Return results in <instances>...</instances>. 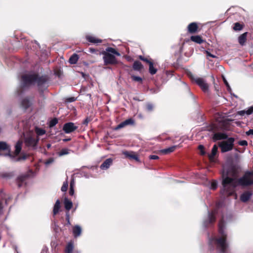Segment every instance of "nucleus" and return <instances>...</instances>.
<instances>
[{
  "label": "nucleus",
  "mask_w": 253,
  "mask_h": 253,
  "mask_svg": "<svg viewBox=\"0 0 253 253\" xmlns=\"http://www.w3.org/2000/svg\"><path fill=\"white\" fill-rule=\"evenodd\" d=\"M240 169L238 165L232 164L225 171H223L222 174L223 189L221 190V194L230 196L235 194V189L237 186H248L253 184V171H247L242 177L236 179Z\"/></svg>",
  "instance_id": "1"
},
{
  "label": "nucleus",
  "mask_w": 253,
  "mask_h": 253,
  "mask_svg": "<svg viewBox=\"0 0 253 253\" xmlns=\"http://www.w3.org/2000/svg\"><path fill=\"white\" fill-rule=\"evenodd\" d=\"M218 227L220 237L212 236L209 238V250L211 252L215 251L216 253H229L227 234L225 231V222L223 218L219 220Z\"/></svg>",
  "instance_id": "2"
},
{
  "label": "nucleus",
  "mask_w": 253,
  "mask_h": 253,
  "mask_svg": "<svg viewBox=\"0 0 253 253\" xmlns=\"http://www.w3.org/2000/svg\"><path fill=\"white\" fill-rule=\"evenodd\" d=\"M48 77L45 75L40 76L38 73L24 75L21 77V88L24 89L32 84H36L40 94L42 95L48 87Z\"/></svg>",
  "instance_id": "3"
},
{
  "label": "nucleus",
  "mask_w": 253,
  "mask_h": 253,
  "mask_svg": "<svg viewBox=\"0 0 253 253\" xmlns=\"http://www.w3.org/2000/svg\"><path fill=\"white\" fill-rule=\"evenodd\" d=\"M103 55V59L105 65H115L118 64V61L115 55L120 56L121 54L114 48L108 47L105 51L101 52Z\"/></svg>",
  "instance_id": "4"
},
{
  "label": "nucleus",
  "mask_w": 253,
  "mask_h": 253,
  "mask_svg": "<svg viewBox=\"0 0 253 253\" xmlns=\"http://www.w3.org/2000/svg\"><path fill=\"white\" fill-rule=\"evenodd\" d=\"M207 130L213 132L212 139L214 142L226 139L228 138V135L226 133L219 132L227 130L226 126L224 124H212L208 126Z\"/></svg>",
  "instance_id": "5"
},
{
  "label": "nucleus",
  "mask_w": 253,
  "mask_h": 253,
  "mask_svg": "<svg viewBox=\"0 0 253 253\" xmlns=\"http://www.w3.org/2000/svg\"><path fill=\"white\" fill-rule=\"evenodd\" d=\"M226 139V140L222 141L218 143V146L222 153L228 152L233 148L235 138L233 137H229L227 138Z\"/></svg>",
  "instance_id": "6"
},
{
  "label": "nucleus",
  "mask_w": 253,
  "mask_h": 253,
  "mask_svg": "<svg viewBox=\"0 0 253 253\" xmlns=\"http://www.w3.org/2000/svg\"><path fill=\"white\" fill-rule=\"evenodd\" d=\"M189 77H190L192 82L196 83L197 85H198L204 92H206L208 90L209 85L208 84L206 83L204 79L195 77L192 74H189Z\"/></svg>",
  "instance_id": "7"
},
{
  "label": "nucleus",
  "mask_w": 253,
  "mask_h": 253,
  "mask_svg": "<svg viewBox=\"0 0 253 253\" xmlns=\"http://www.w3.org/2000/svg\"><path fill=\"white\" fill-rule=\"evenodd\" d=\"M217 213V209H214L211 212H208V218L204 222V224L206 227H209L214 224L216 221V215Z\"/></svg>",
  "instance_id": "8"
},
{
  "label": "nucleus",
  "mask_w": 253,
  "mask_h": 253,
  "mask_svg": "<svg viewBox=\"0 0 253 253\" xmlns=\"http://www.w3.org/2000/svg\"><path fill=\"white\" fill-rule=\"evenodd\" d=\"M78 128V126L75 125L72 122L65 123L63 126V130L65 133H70L74 132Z\"/></svg>",
  "instance_id": "9"
},
{
  "label": "nucleus",
  "mask_w": 253,
  "mask_h": 253,
  "mask_svg": "<svg viewBox=\"0 0 253 253\" xmlns=\"http://www.w3.org/2000/svg\"><path fill=\"white\" fill-rule=\"evenodd\" d=\"M0 150H7V153L3 154L4 156H8L11 159L14 158V156L10 152L9 146L5 142H0Z\"/></svg>",
  "instance_id": "10"
},
{
  "label": "nucleus",
  "mask_w": 253,
  "mask_h": 253,
  "mask_svg": "<svg viewBox=\"0 0 253 253\" xmlns=\"http://www.w3.org/2000/svg\"><path fill=\"white\" fill-rule=\"evenodd\" d=\"M134 124L135 122L134 120L132 118H129L121 123L116 126L114 129L117 130L128 125H134Z\"/></svg>",
  "instance_id": "11"
},
{
  "label": "nucleus",
  "mask_w": 253,
  "mask_h": 253,
  "mask_svg": "<svg viewBox=\"0 0 253 253\" xmlns=\"http://www.w3.org/2000/svg\"><path fill=\"white\" fill-rule=\"evenodd\" d=\"M123 154L126 158L130 160H134L137 162H139V158L138 155L133 151H125L123 152Z\"/></svg>",
  "instance_id": "12"
},
{
  "label": "nucleus",
  "mask_w": 253,
  "mask_h": 253,
  "mask_svg": "<svg viewBox=\"0 0 253 253\" xmlns=\"http://www.w3.org/2000/svg\"><path fill=\"white\" fill-rule=\"evenodd\" d=\"M188 32L191 34H194L199 32V27L197 23L192 22L187 26Z\"/></svg>",
  "instance_id": "13"
},
{
  "label": "nucleus",
  "mask_w": 253,
  "mask_h": 253,
  "mask_svg": "<svg viewBox=\"0 0 253 253\" xmlns=\"http://www.w3.org/2000/svg\"><path fill=\"white\" fill-rule=\"evenodd\" d=\"M25 143L28 146H35L38 141L32 136H28L25 138Z\"/></svg>",
  "instance_id": "14"
},
{
  "label": "nucleus",
  "mask_w": 253,
  "mask_h": 253,
  "mask_svg": "<svg viewBox=\"0 0 253 253\" xmlns=\"http://www.w3.org/2000/svg\"><path fill=\"white\" fill-rule=\"evenodd\" d=\"M113 164V160L111 158H108L105 160L100 165V168L102 170L107 169Z\"/></svg>",
  "instance_id": "15"
},
{
  "label": "nucleus",
  "mask_w": 253,
  "mask_h": 253,
  "mask_svg": "<svg viewBox=\"0 0 253 253\" xmlns=\"http://www.w3.org/2000/svg\"><path fill=\"white\" fill-rule=\"evenodd\" d=\"M86 40L92 43H101L102 42V40L101 39H99L98 38H96V37L90 36V35H86L85 36Z\"/></svg>",
  "instance_id": "16"
},
{
  "label": "nucleus",
  "mask_w": 253,
  "mask_h": 253,
  "mask_svg": "<svg viewBox=\"0 0 253 253\" xmlns=\"http://www.w3.org/2000/svg\"><path fill=\"white\" fill-rule=\"evenodd\" d=\"M252 193L250 191H246L241 194L240 200L244 203L248 202L251 198Z\"/></svg>",
  "instance_id": "17"
},
{
  "label": "nucleus",
  "mask_w": 253,
  "mask_h": 253,
  "mask_svg": "<svg viewBox=\"0 0 253 253\" xmlns=\"http://www.w3.org/2000/svg\"><path fill=\"white\" fill-rule=\"evenodd\" d=\"M190 40L196 43L201 44L206 42L205 40H203L202 36L200 35L192 36L190 37Z\"/></svg>",
  "instance_id": "18"
},
{
  "label": "nucleus",
  "mask_w": 253,
  "mask_h": 253,
  "mask_svg": "<svg viewBox=\"0 0 253 253\" xmlns=\"http://www.w3.org/2000/svg\"><path fill=\"white\" fill-rule=\"evenodd\" d=\"M28 176L29 175L28 174H24L20 175L17 177V182L18 187H21L23 185V183L28 178Z\"/></svg>",
  "instance_id": "19"
},
{
  "label": "nucleus",
  "mask_w": 253,
  "mask_h": 253,
  "mask_svg": "<svg viewBox=\"0 0 253 253\" xmlns=\"http://www.w3.org/2000/svg\"><path fill=\"white\" fill-rule=\"evenodd\" d=\"M63 203L66 211H69L70 210H71L73 207L72 202L69 200L68 198L65 197L64 199Z\"/></svg>",
  "instance_id": "20"
},
{
  "label": "nucleus",
  "mask_w": 253,
  "mask_h": 253,
  "mask_svg": "<svg viewBox=\"0 0 253 253\" xmlns=\"http://www.w3.org/2000/svg\"><path fill=\"white\" fill-rule=\"evenodd\" d=\"M248 34V32H245L242 35H241L238 38V42L239 44L243 46L244 45L247 41V35Z\"/></svg>",
  "instance_id": "21"
},
{
  "label": "nucleus",
  "mask_w": 253,
  "mask_h": 253,
  "mask_svg": "<svg viewBox=\"0 0 253 253\" xmlns=\"http://www.w3.org/2000/svg\"><path fill=\"white\" fill-rule=\"evenodd\" d=\"M73 233L75 238L80 236L82 233L81 227L78 225L74 226L73 227Z\"/></svg>",
  "instance_id": "22"
},
{
  "label": "nucleus",
  "mask_w": 253,
  "mask_h": 253,
  "mask_svg": "<svg viewBox=\"0 0 253 253\" xmlns=\"http://www.w3.org/2000/svg\"><path fill=\"white\" fill-rule=\"evenodd\" d=\"M22 142L20 140H19L17 141V142L16 143L15 145V150L14 152V154H12L13 156H14V158L19 155L20 153L21 149H22Z\"/></svg>",
  "instance_id": "23"
},
{
  "label": "nucleus",
  "mask_w": 253,
  "mask_h": 253,
  "mask_svg": "<svg viewBox=\"0 0 253 253\" xmlns=\"http://www.w3.org/2000/svg\"><path fill=\"white\" fill-rule=\"evenodd\" d=\"M132 68L135 71H140L143 69V66L140 61H135L133 62Z\"/></svg>",
  "instance_id": "24"
},
{
  "label": "nucleus",
  "mask_w": 253,
  "mask_h": 253,
  "mask_svg": "<svg viewBox=\"0 0 253 253\" xmlns=\"http://www.w3.org/2000/svg\"><path fill=\"white\" fill-rule=\"evenodd\" d=\"M21 105L24 109H27L31 106L32 103L28 98H25L22 100Z\"/></svg>",
  "instance_id": "25"
},
{
  "label": "nucleus",
  "mask_w": 253,
  "mask_h": 253,
  "mask_svg": "<svg viewBox=\"0 0 253 253\" xmlns=\"http://www.w3.org/2000/svg\"><path fill=\"white\" fill-rule=\"evenodd\" d=\"M60 208V202L59 200H57L56 201L55 204L53 207V215H55L59 212Z\"/></svg>",
  "instance_id": "26"
},
{
  "label": "nucleus",
  "mask_w": 253,
  "mask_h": 253,
  "mask_svg": "<svg viewBox=\"0 0 253 253\" xmlns=\"http://www.w3.org/2000/svg\"><path fill=\"white\" fill-rule=\"evenodd\" d=\"M74 249V245L72 241L69 242L65 249V253H72Z\"/></svg>",
  "instance_id": "27"
},
{
  "label": "nucleus",
  "mask_w": 253,
  "mask_h": 253,
  "mask_svg": "<svg viewBox=\"0 0 253 253\" xmlns=\"http://www.w3.org/2000/svg\"><path fill=\"white\" fill-rule=\"evenodd\" d=\"M176 147V146H172L169 148L162 149L161 150V152L164 154H168L173 152L175 150Z\"/></svg>",
  "instance_id": "28"
},
{
  "label": "nucleus",
  "mask_w": 253,
  "mask_h": 253,
  "mask_svg": "<svg viewBox=\"0 0 253 253\" xmlns=\"http://www.w3.org/2000/svg\"><path fill=\"white\" fill-rule=\"evenodd\" d=\"M253 113V106L249 108V109L246 111L242 110V111H240L238 112V114L242 116H243L245 114L250 115Z\"/></svg>",
  "instance_id": "29"
},
{
  "label": "nucleus",
  "mask_w": 253,
  "mask_h": 253,
  "mask_svg": "<svg viewBox=\"0 0 253 253\" xmlns=\"http://www.w3.org/2000/svg\"><path fill=\"white\" fill-rule=\"evenodd\" d=\"M217 152V147L216 145H214L212 148L211 153L209 155V158L210 160L211 161L214 158V157L216 154Z\"/></svg>",
  "instance_id": "30"
},
{
  "label": "nucleus",
  "mask_w": 253,
  "mask_h": 253,
  "mask_svg": "<svg viewBox=\"0 0 253 253\" xmlns=\"http://www.w3.org/2000/svg\"><path fill=\"white\" fill-rule=\"evenodd\" d=\"M79 59V55L76 53L73 54L69 58V62L72 64L77 63Z\"/></svg>",
  "instance_id": "31"
},
{
  "label": "nucleus",
  "mask_w": 253,
  "mask_h": 253,
  "mask_svg": "<svg viewBox=\"0 0 253 253\" xmlns=\"http://www.w3.org/2000/svg\"><path fill=\"white\" fill-rule=\"evenodd\" d=\"M74 186L75 181L74 179H72L70 184V190L69 194L70 196H73L74 194Z\"/></svg>",
  "instance_id": "32"
},
{
  "label": "nucleus",
  "mask_w": 253,
  "mask_h": 253,
  "mask_svg": "<svg viewBox=\"0 0 253 253\" xmlns=\"http://www.w3.org/2000/svg\"><path fill=\"white\" fill-rule=\"evenodd\" d=\"M149 73L152 75L155 74L157 72V69L154 67L153 61L149 64Z\"/></svg>",
  "instance_id": "33"
},
{
  "label": "nucleus",
  "mask_w": 253,
  "mask_h": 253,
  "mask_svg": "<svg viewBox=\"0 0 253 253\" xmlns=\"http://www.w3.org/2000/svg\"><path fill=\"white\" fill-rule=\"evenodd\" d=\"M138 58H139V59H140L141 60L146 62L148 65L150 64L153 61V60L151 58H150V57H144L143 56H142V55L139 56Z\"/></svg>",
  "instance_id": "34"
},
{
  "label": "nucleus",
  "mask_w": 253,
  "mask_h": 253,
  "mask_svg": "<svg viewBox=\"0 0 253 253\" xmlns=\"http://www.w3.org/2000/svg\"><path fill=\"white\" fill-rule=\"evenodd\" d=\"M243 28V25L239 22H236L234 24L233 30L234 31H240Z\"/></svg>",
  "instance_id": "35"
},
{
  "label": "nucleus",
  "mask_w": 253,
  "mask_h": 253,
  "mask_svg": "<svg viewBox=\"0 0 253 253\" xmlns=\"http://www.w3.org/2000/svg\"><path fill=\"white\" fill-rule=\"evenodd\" d=\"M131 78L132 80L134 82H138L140 84L142 83V78L140 77L136 76L134 75H131Z\"/></svg>",
  "instance_id": "36"
},
{
  "label": "nucleus",
  "mask_w": 253,
  "mask_h": 253,
  "mask_svg": "<svg viewBox=\"0 0 253 253\" xmlns=\"http://www.w3.org/2000/svg\"><path fill=\"white\" fill-rule=\"evenodd\" d=\"M68 187V182L67 180L64 181L63 183V185L61 187V190L62 192H66Z\"/></svg>",
  "instance_id": "37"
},
{
  "label": "nucleus",
  "mask_w": 253,
  "mask_h": 253,
  "mask_svg": "<svg viewBox=\"0 0 253 253\" xmlns=\"http://www.w3.org/2000/svg\"><path fill=\"white\" fill-rule=\"evenodd\" d=\"M36 132L38 135L41 136L42 135L45 133V130L44 129H43L42 128H38L37 127L36 128Z\"/></svg>",
  "instance_id": "38"
},
{
  "label": "nucleus",
  "mask_w": 253,
  "mask_h": 253,
  "mask_svg": "<svg viewBox=\"0 0 253 253\" xmlns=\"http://www.w3.org/2000/svg\"><path fill=\"white\" fill-rule=\"evenodd\" d=\"M58 121L57 118H53L49 122V127H53L58 123Z\"/></svg>",
  "instance_id": "39"
},
{
  "label": "nucleus",
  "mask_w": 253,
  "mask_h": 253,
  "mask_svg": "<svg viewBox=\"0 0 253 253\" xmlns=\"http://www.w3.org/2000/svg\"><path fill=\"white\" fill-rule=\"evenodd\" d=\"M69 150L66 148L62 149L59 153V156H63L68 154Z\"/></svg>",
  "instance_id": "40"
},
{
  "label": "nucleus",
  "mask_w": 253,
  "mask_h": 253,
  "mask_svg": "<svg viewBox=\"0 0 253 253\" xmlns=\"http://www.w3.org/2000/svg\"><path fill=\"white\" fill-rule=\"evenodd\" d=\"M66 221L67 222L66 225H71V223L70 221V212L69 211H66Z\"/></svg>",
  "instance_id": "41"
},
{
  "label": "nucleus",
  "mask_w": 253,
  "mask_h": 253,
  "mask_svg": "<svg viewBox=\"0 0 253 253\" xmlns=\"http://www.w3.org/2000/svg\"><path fill=\"white\" fill-rule=\"evenodd\" d=\"M89 52L91 53H95L96 54H101V52H100L98 49L93 48H89Z\"/></svg>",
  "instance_id": "42"
},
{
  "label": "nucleus",
  "mask_w": 253,
  "mask_h": 253,
  "mask_svg": "<svg viewBox=\"0 0 253 253\" xmlns=\"http://www.w3.org/2000/svg\"><path fill=\"white\" fill-rule=\"evenodd\" d=\"M198 149L200 150V154H201V155L204 156V155H205L206 152H205V151L204 150L205 148H204V146L203 145H200L198 146Z\"/></svg>",
  "instance_id": "43"
},
{
  "label": "nucleus",
  "mask_w": 253,
  "mask_h": 253,
  "mask_svg": "<svg viewBox=\"0 0 253 253\" xmlns=\"http://www.w3.org/2000/svg\"><path fill=\"white\" fill-rule=\"evenodd\" d=\"M154 106L152 103H147L146 105V110L149 111L151 112L153 110Z\"/></svg>",
  "instance_id": "44"
},
{
  "label": "nucleus",
  "mask_w": 253,
  "mask_h": 253,
  "mask_svg": "<svg viewBox=\"0 0 253 253\" xmlns=\"http://www.w3.org/2000/svg\"><path fill=\"white\" fill-rule=\"evenodd\" d=\"M77 99V98L75 97H68V98H66L65 99V102H67V103H70V102H74Z\"/></svg>",
  "instance_id": "45"
},
{
  "label": "nucleus",
  "mask_w": 253,
  "mask_h": 253,
  "mask_svg": "<svg viewBox=\"0 0 253 253\" xmlns=\"http://www.w3.org/2000/svg\"><path fill=\"white\" fill-rule=\"evenodd\" d=\"M92 121V118L91 117H87L84 120L83 122V124L87 126L89 122Z\"/></svg>",
  "instance_id": "46"
},
{
  "label": "nucleus",
  "mask_w": 253,
  "mask_h": 253,
  "mask_svg": "<svg viewBox=\"0 0 253 253\" xmlns=\"http://www.w3.org/2000/svg\"><path fill=\"white\" fill-rule=\"evenodd\" d=\"M217 187V183L216 181H212L211 184V188L213 190H215Z\"/></svg>",
  "instance_id": "47"
},
{
  "label": "nucleus",
  "mask_w": 253,
  "mask_h": 253,
  "mask_svg": "<svg viewBox=\"0 0 253 253\" xmlns=\"http://www.w3.org/2000/svg\"><path fill=\"white\" fill-rule=\"evenodd\" d=\"M238 144L240 146H247L248 145V142L246 140H241L238 142Z\"/></svg>",
  "instance_id": "48"
},
{
  "label": "nucleus",
  "mask_w": 253,
  "mask_h": 253,
  "mask_svg": "<svg viewBox=\"0 0 253 253\" xmlns=\"http://www.w3.org/2000/svg\"><path fill=\"white\" fill-rule=\"evenodd\" d=\"M159 157L157 155H150L149 159L151 160H157Z\"/></svg>",
  "instance_id": "49"
},
{
  "label": "nucleus",
  "mask_w": 253,
  "mask_h": 253,
  "mask_svg": "<svg viewBox=\"0 0 253 253\" xmlns=\"http://www.w3.org/2000/svg\"><path fill=\"white\" fill-rule=\"evenodd\" d=\"M206 54H207V55L208 56H209V57H212V58H215L216 57V56L212 54L211 53L208 51H206Z\"/></svg>",
  "instance_id": "50"
},
{
  "label": "nucleus",
  "mask_w": 253,
  "mask_h": 253,
  "mask_svg": "<svg viewBox=\"0 0 253 253\" xmlns=\"http://www.w3.org/2000/svg\"><path fill=\"white\" fill-rule=\"evenodd\" d=\"M246 134L248 135H253V129H250L249 131L246 132Z\"/></svg>",
  "instance_id": "51"
},
{
  "label": "nucleus",
  "mask_w": 253,
  "mask_h": 253,
  "mask_svg": "<svg viewBox=\"0 0 253 253\" xmlns=\"http://www.w3.org/2000/svg\"><path fill=\"white\" fill-rule=\"evenodd\" d=\"M223 81H224V83L225 84L226 86L227 87L228 89L230 88L229 84L227 82V81L226 80V79L224 78H223Z\"/></svg>",
  "instance_id": "52"
},
{
  "label": "nucleus",
  "mask_w": 253,
  "mask_h": 253,
  "mask_svg": "<svg viewBox=\"0 0 253 253\" xmlns=\"http://www.w3.org/2000/svg\"><path fill=\"white\" fill-rule=\"evenodd\" d=\"M23 159L24 160L26 159V157L25 156H23L22 158L21 157H19V158H15V159H13L14 160H15V161H20L21 159Z\"/></svg>",
  "instance_id": "53"
},
{
  "label": "nucleus",
  "mask_w": 253,
  "mask_h": 253,
  "mask_svg": "<svg viewBox=\"0 0 253 253\" xmlns=\"http://www.w3.org/2000/svg\"><path fill=\"white\" fill-rule=\"evenodd\" d=\"M71 139L70 138H68L64 139L63 140L64 142H67V141H70Z\"/></svg>",
  "instance_id": "54"
},
{
  "label": "nucleus",
  "mask_w": 253,
  "mask_h": 253,
  "mask_svg": "<svg viewBox=\"0 0 253 253\" xmlns=\"http://www.w3.org/2000/svg\"><path fill=\"white\" fill-rule=\"evenodd\" d=\"M2 206L1 202H0V211L2 209Z\"/></svg>",
  "instance_id": "55"
},
{
  "label": "nucleus",
  "mask_w": 253,
  "mask_h": 253,
  "mask_svg": "<svg viewBox=\"0 0 253 253\" xmlns=\"http://www.w3.org/2000/svg\"><path fill=\"white\" fill-rule=\"evenodd\" d=\"M50 146H51V145H50V144H48L47 145V147L48 148H50Z\"/></svg>",
  "instance_id": "56"
},
{
  "label": "nucleus",
  "mask_w": 253,
  "mask_h": 253,
  "mask_svg": "<svg viewBox=\"0 0 253 253\" xmlns=\"http://www.w3.org/2000/svg\"><path fill=\"white\" fill-rule=\"evenodd\" d=\"M235 149H236V151L240 152L238 148H236Z\"/></svg>",
  "instance_id": "57"
},
{
  "label": "nucleus",
  "mask_w": 253,
  "mask_h": 253,
  "mask_svg": "<svg viewBox=\"0 0 253 253\" xmlns=\"http://www.w3.org/2000/svg\"><path fill=\"white\" fill-rule=\"evenodd\" d=\"M219 203L217 204V207H219Z\"/></svg>",
  "instance_id": "58"
}]
</instances>
